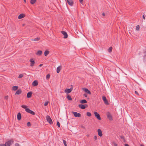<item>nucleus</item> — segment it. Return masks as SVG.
<instances>
[{"label":"nucleus","mask_w":146,"mask_h":146,"mask_svg":"<svg viewBox=\"0 0 146 146\" xmlns=\"http://www.w3.org/2000/svg\"><path fill=\"white\" fill-rule=\"evenodd\" d=\"M71 87L70 89L66 88L64 90V92L67 94H68L71 92L73 88V86L72 85H71Z\"/></svg>","instance_id":"obj_1"},{"label":"nucleus","mask_w":146,"mask_h":146,"mask_svg":"<svg viewBox=\"0 0 146 146\" xmlns=\"http://www.w3.org/2000/svg\"><path fill=\"white\" fill-rule=\"evenodd\" d=\"M46 118L47 121L51 125L53 124V122L52 121L49 116L48 115H47Z\"/></svg>","instance_id":"obj_2"},{"label":"nucleus","mask_w":146,"mask_h":146,"mask_svg":"<svg viewBox=\"0 0 146 146\" xmlns=\"http://www.w3.org/2000/svg\"><path fill=\"white\" fill-rule=\"evenodd\" d=\"M14 141L13 139H11L10 140L8 141L5 143V144L7 146H10L13 143Z\"/></svg>","instance_id":"obj_3"},{"label":"nucleus","mask_w":146,"mask_h":146,"mask_svg":"<svg viewBox=\"0 0 146 146\" xmlns=\"http://www.w3.org/2000/svg\"><path fill=\"white\" fill-rule=\"evenodd\" d=\"M78 106L80 108L82 109H84L88 107V105L86 104H85L84 105L80 104L78 105Z\"/></svg>","instance_id":"obj_4"},{"label":"nucleus","mask_w":146,"mask_h":146,"mask_svg":"<svg viewBox=\"0 0 146 146\" xmlns=\"http://www.w3.org/2000/svg\"><path fill=\"white\" fill-rule=\"evenodd\" d=\"M72 113L76 117H81V114L79 113L74 111H72Z\"/></svg>","instance_id":"obj_5"},{"label":"nucleus","mask_w":146,"mask_h":146,"mask_svg":"<svg viewBox=\"0 0 146 146\" xmlns=\"http://www.w3.org/2000/svg\"><path fill=\"white\" fill-rule=\"evenodd\" d=\"M102 98L106 104L107 105L109 104V103H108L107 99L105 96H103L102 97Z\"/></svg>","instance_id":"obj_6"},{"label":"nucleus","mask_w":146,"mask_h":146,"mask_svg":"<svg viewBox=\"0 0 146 146\" xmlns=\"http://www.w3.org/2000/svg\"><path fill=\"white\" fill-rule=\"evenodd\" d=\"M94 115L96 117V118L99 120H101V119L100 117V114L98 113L97 112L94 111Z\"/></svg>","instance_id":"obj_7"},{"label":"nucleus","mask_w":146,"mask_h":146,"mask_svg":"<svg viewBox=\"0 0 146 146\" xmlns=\"http://www.w3.org/2000/svg\"><path fill=\"white\" fill-rule=\"evenodd\" d=\"M107 117L108 119L110 121L113 120L112 117L109 112H108L107 113Z\"/></svg>","instance_id":"obj_8"},{"label":"nucleus","mask_w":146,"mask_h":146,"mask_svg":"<svg viewBox=\"0 0 146 146\" xmlns=\"http://www.w3.org/2000/svg\"><path fill=\"white\" fill-rule=\"evenodd\" d=\"M26 111L27 112L29 113L32 115H35V113L33 111L30 110L29 109H26Z\"/></svg>","instance_id":"obj_9"},{"label":"nucleus","mask_w":146,"mask_h":146,"mask_svg":"<svg viewBox=\"0 0 146 146\" xmlns=\"http://www.w3.org/2000/svg\"><path fill=\"white\" fill-rule=\"evenodd\" d=\"M66 3L70 6H72L74 3L73 0H67Z\"/></svg>","instance_id":"obj_10"},{"label":"nucleus","mask_w":146,"mask_h":146,"mask_svg":"<svg viewBox=\"0 0 146 146\" xmlns=\"http://www.w3.org/2000/svg\"><path fill=\"white\" fill-rule=\"evenodd\" d=\"M61 33L64 35V38H67L68 37V35L67 33L64 31H61Z\"/></svg>","instance_id":"obj_11"},{"label":"nucleus","mask_w":146,"mask_h":146,"mask_svg":"<svg viewBox=\"0 0 146 146\" xmlns=\"http://www.w3.org/2000/svg\"><path fill=\"white\" fill-rule=\"evenodd\" d=\"M82 90L84 91L85 92L87 93V94H91L90 91L88 89L85 88H82Z\"/></svg>","instance_id":"obj_12"},{"label":"nucleus","mask_w":146,"mask_h":146,"mask_svg":"<svg viewBox=\"0 0 146 146\" xmlns=\"http://www.w3.org/2000/svg\"><path fill=\"white\" fill-rule=\"evenodd\" d=\"M29 61L31 62L30 66H34V65L35 63V62L34 59L33 58H31V59H30Z\"/></svg>","instance_id":"obj_13"},{"label":"nucleus","mask_w":146,"mask_h":146,"mask_svg":"<svg viewBox=\"0 0 146 146\" xmlns=\"http://www.w3.org/2000/svg\"><path fill=\"white\" fill-rule=\"evenodd\" d=\"M98 135L102 137V133L101 130L100 129H98Z\"/></svg>","instance_id":"obj_14"},{"label":"nucleus","mask_w":146,"mask_h":146,"mask_svg":"<svg viewBox=\"0 0 146 146\" xmlns=\"http://www.w3.org/2000/svg\"><path fill=\"white\" fill-rule=\"evenodd\" d=\"M25 16V14L23 13H21L18 16V18L19 19H21L24 17Z\"/></svg>","instance_id":"obj_15"},{"label":"nucleus","mask_w":146,"mask_h":146,"mask_svg":"<svg viewBox=\"0 0 146 146\" xmlns=\"http://www.w3.org/2000/svg\"><path fill=\"white\" fill-rule=\"evenodd\" d=\"M21 118V113L20 112H19L18 113L17 115V119L18 120H20Z\"/></svg>","instance_id":"obj_16"},{"label":"nucleus","mask_w":146,"mask_h":146,"mask_svg":"<svg viewBox=\"0 0 146 146\" xmlns=\"http://www.w3.org/2000/svg\"><path fill=\"white\" fill-rule=\"evenodd\" d=\"M38 85V82L37 80L34 81L32 83V85L34 86H35Z\"/></svg>","instance_id":"obj_17"},{"label":"nucleus","mask_w":146,"mask_h":146,"mask_svg":"<svg viewBox=\"0 0 146 146\" xmlns=\"http://www.w3.org/2000/svg\"><path fill=\"white\" fill-rule=\"evenodd\" d=\"M32 92H28L27 94V98H30L32 96Z\"/></svg>","instance_id":"obj_18"},{"label":"nucleus","mask_w":146,"mask_h":146,"mask_svg":"<svg viewBox=\"0 0 146 146\" xmlns=\"http://www.w3.org/2000/svg\"><path fill=\"white\" fill-rule=\"evenodd\" d=\"M22 92L21 90V89H19L17 90L16 92L15 93V94L19 95Z\"/></svg>","instance_id":"obj_19"},{"label":"nucleus","mask_w":146,"mask_h":146,"mask_svg":"<svg viewBox=\"0 0 146 146\" xmlns=\"http://www.w3.org/2000/svg\"><path fill=\"white\" fill-rule=\"evenodd\" d=\"M80 103L82 104H86L87 103V101L85 99L82 100L80 101Z\"/></svg>","instance_id":"obj_20"},{"label":"nucleus","mask_w":146,"mask_h":146,"mask_svg":"<svg viewBox=\"0 0 146 146\" xmlns=\"http://www.w3.org/2000/svg\"><path fill=\"white\" fill-rule=\"evenodd\" d=\"M42 52L41 50H39L37 51V52L36 53V54L37 55L40 56L42 54Z\"/></svg>","instance_id":"obj_21"},{"label":"nucleus","mask_w":146,"mask_h":146,"mask_svg":"<svg viewBox=\"0 0 146 146\" xmlns=\"http://www.w3.org/2000/svg\"><path fill=\"white\" fill-rule=\"evenodd\" d=\"M61 66H59L57 67L56 69V72L57 73H59L61 69Z\"/></svg>","instance_id":"obj_22"},{"label":"nucleus","mask_w":146,"mask_h":146,"mask_svg":"<svg viewBox=\"0 0 146 146\" xmlns=\"http://www.w3.org/2000/svg\"><path fill=\"white\" fill-rule=\"evenodd\" d=\"M49 51L48 50H46L44 52V55L45 56H46L49 53Z\"/></svg>","instance_id":"obj_23"},{"label":"nucleus","mask_w":146,"mask_h":146,"mask_svg":"<svg viewBox=\"0 0 146 146\" xmlns=\"http://www.w3.org/2000/svg\"><path fill=\"white\" fill-rule=\"evenodd\" d=\"M18 88V86H15L13 87L12 89L13 90L15 91L17 90Z\"/></svg>","instance_id":"obj_24"},{"label":"nucleus","mask_w":146,"mask_h":146,"mask_svg":"<svg viewBox=\"0 0 146 146\" xmlns=\"http://www.w3.org/2000/svg\"><path fill=\"white\" fill-rule=\"evenodd\" d=\"M67 98L69 100H72V99L71 98V96L69 95H67Z\"/></svg>","instance_id":"obj_25"},{"label":"nucleus","mask_w":146,"mask_h":146,"mask_svg":"<svg viewBox=\"0 0 146 146\" xmlns=\"http://www.w3.org/2000/svg\"><path fill=\"white\" fill-rule=\"evenodd\" d=\"M36 0H31L30 1V3L32 4H34L36 2Z\"/></svg>","instance_id":"obj_26"},{"label":"nucleus","mask_w":146,"mask_h":146,"mask_svg":"<svg viewBox=\"0 0 146 146\" xmlns=\"http://www.w3.org/2000/svg\"><path fill=\"white\" fill-rule=\"evenodd\" d=\"M21 107L25 109V110L26 109H29L28 108H27V106L26 105H22L21 106Z\"/></svg>","instance_id":"obj_27"},{"label":"nucleus","mask_w":146,"mask_h":146,"mask_svg":"<svg viewBox=\"0 0 146 146\" xmlns=\"http://www.w3.org/2000/svg\"><path fill=\"white\" fill-rule=\"evenodd\" d=\"M112 47H110L108 49V51L109 52H111L112 51Z\"/></svg>","instance_id":"obj_28"},{"label":"nucleus","mask_w":146,"mask_h":146,"mask_svg":"<svg viewBox=\"0 0 146 146\" xmlns=\"http://www.w3.org/2000/svg\"><path fill=\"white\" fill-rule=\"evenodd\" d=\"M39 40H40V38H35V39H32V40L36 41H38Z\"/></svg>","instance_id":"obj_29"},{"label":"nucleus","mask_w":146,"mask_h":146,"mask_svg":"<svg viewBox=\"0 0 146 146\" xmlns=\"http://www.w3.org/2000/svg\"><path fill=\"white\" fill-rule=\"evenodd\" d=\"M62 140L63 141V143L65 146H67L66 144V140H65L63 139H62Z\"/></svg>","instance_id":"obj_30"},{"label":"nucleus","mask_w":146,"mask_h":146,"mask_svg":"<svg viewBox=\"0 0 146 146\" xmlns=\"http://www.w3.org/2000/svg\"><path fill=\"white\" fill-rule=\"evenodd\" d=\"M87 116L89 117H90L91 116V114L90 112H87L86 113Z\"/></svg>","instance_id":"obj_31"},{"label":"nucleus","mask_w":146,"mask_h":146,"mask_svg":"<svg viewBox=\"0 0 146 146\" xmlns=\"http://www.w3.org/2000/svg\"><path fill=\"white\" fill-rule=\"evenodd\" d=\"M23 74H20L18 76V78H22V77H23Z\"/></svg>","instance_id":"obj_32"},{"label":"nucleus","mask_w":146,"mask_h":146,"mask_svg":"<svg viewBox=\"0 0 146 146\" xmlns=\"http://www.w3.org/2000/svg\"><path fill=\"white\" fill-rule=\"evenodd\" d=\"M139 28H140V27H139V25H137L136 26V30L137 31H138L139 29Z\"/></svg>","instance_id":"obj_33"},{"label":"nucleus","mask_w":146,"mask_h":146,"mask_svg":"<svg viewBox=\"0 0 146 146\" xmlns=\"http://www.w3.org/2000/svg\"><path fill=\"white\" fill-rule=\"evenodd\" d=\"M50 74H48L46 76V79H48L50 78Z\"/></svg>","instance_id":"obj_34"},{"label":"nucleus","mask_w":146,"mask_h":146,"mask_svg":"<svg viewBox=\"0 0 146 146\" xmlns=\"http://www.w3.org/2000/svg\"><path fill=\"white\" fill-rule=\"evenodd\" d=\"M57 125L58 127L59 128L60 127V124L59 122L58 121H57Z\"/></svg>","instance_id":"obj_35"},{"label":"nucleus","mask_w":146,"mask_h":146,"mask_svg":"<svg viewBox=\"0 0 146 146\" xmlns=\"http://www.w3.org/2000/svg\"><path fill=\"white\" fill-rule=\"evenodd\" d=\"M48 101L46 102H45L44 104V106H47L48 105Z\"/></svg>","instance_id":"obj_36"},{"label":"nucleus","mask_w":146,"mask_h":146,"mask_svg":"<svg viewBox=\"0 0 146 146\" xmlns=\"http://www.w3.org/2000/svg\"><path fill=\"white\" fill-rule=\"evenodd\" d=\"M27 125L28 126V127H30V126H31V123L30 122H28L27 123Z\"/></svg>","instance_id":"obj_37"},{"label":"nucleus","mask_w":146,"mask_h":146,"mask_svg":"<svg viewBox=\"0 0 146 146\" xmlns=\"http://www.w3.org/2000/svg\"><path fill=\"white\" fill-rule=\"evenodd\" d=\"M113 145L114 146H117V144L115 143V142H113Z\"/></svg>","instance_id":"obj_38"},{"label":"nucleus","mask_w":146,"mask_h":146,"mask_svg":"<svg viewBox=\"0 0 146 146\" xmlns=\"http://www.w3.org/2000/svg\"><path fill=\"white\" fill-rule=\"evenodd\" d=\"M0 146H7V145L5 144H0Z\"/></svg>","instance_id":"obj_39"},{"label":"nucleus","mask_w":146,"mask_h":146,"mask_svg":"<svg viewBox=\"0 0 146 146\" xmlns=\"http://www.w3.org/2000/svg\"><path fill=\"white\" fill-rule=\"evenodd\" d=\"M145 56H146L145 55H144L143 56V61L144 62H145Z\"/></svg>","instance_id":"obj_40"},{"label":"nucleus","mask_w":146,"mask_h":146,"mask_svg":"<svg viewBox=\"0 0 146 146\" xmlns=\"http://www.w3.org/2000/svg\"><path fill=\"white\" fill-rule=\"evenodd\" d=\"M15 146H20V145L18 143H16L15 144Z\"/></svg>","instance_id":"obj_41"},{"label":"nucleus","mask_w":146,"mask_h":146,"mask_svg":"<svg viewBox=\"0 0 146 146\" xmlns=\"http://www.w3.org/2000/svg\"><path fill=\"white\" fill-rule=\"evenodd\" d=\"M120 137L121 139H124V138L123 136H120Z\"/></svg>","instance_id":"obj_42"},{"label":"nucleus","mask_w":146,"mask_h":146,"mask_svg":"<svg viewBox=\"0 0 146 146\" xmlns=\"http://www.w3.org/2000/svg\"><path fill=\"white\" fill-rule=\"evenodd\" d=\"M94 139H95V140H96L97 139V136L96 135H95L94 136Z\"/></svg>","instance_id":"obj_43"},{"label":"nucleus","mask_w":146,"mask_h":146,"mask_svg":"<svg viewBox=\"0 0 146 146\" xmlns=\"http://www.w3.org/2000/svg\"><path fill=\"white\" fill-rule=\"evenodd\" d=\"M135 94H137V95H139V94H138V92L137 91H135Z\"/></svg>","instance_id":"obj_44"},{"label":"nucleus","mask_w":146,"mask_h":146,"mask_svg":"<svg viewBox=\"0 0 146 146\" xmlns=\"http://www.w3.org/2000/svg\"><path fill=\"white\" fill-rule=\"evenodd\" d=\"M8 98V96H5V99L6 100H7Z\"/></svg>","instance_id":"obj_45"},{"label":"nucleus","mask_w":146,"mask_h":146,"mask_svg":"<svg viewBox=\"0 0 146 146\" xmlns=\"http://www.w3.org/2000/svg\"><path fill=\"white\" fill-rule=\"evenodd\" d=\"M79 1L81 3H82L83 2V0H79Z\"/></svg>","instance_id":"obj_46"},{"label":"nucleus","mask_w":146,"mask_h":146,"mask_svg":"<svg viewBox=\"0 0 146 146\" xmlns=\"http://www.w3.org/2000/svg\"><path fill=\"white\" fill-rule=\"evenodd\" d=\"M83 96L85 97H87V94H83Z\"/></svg>","instance_id":"obj_47"},{"label":"nucleus","mask_w":146,"mask_h":146,"mask_svg":"<svg viewBox=\"0 0 146 146\" xmlns=\"http://www.w3.org/2000/svg\"><path fill=\"white\" fill-rule=\"evenodd\" d=\"M125 146H129V145L125 143L124 144Z\"/></svg>","instance_id":"obj_48"},{"label":"nucleus","mask_w":146,"mask_h":146,"mask_svg":"<svg viewBox=\"0 0 146 146\" xmlns=\"http://www.w3.org/2000/svg\"><path fill=\"white\" fill-rule=\"evenodd\" d=\"M143 18L144 19H145V16H144V15H143Z\"/></svg>","instance_id":"obj_49"},{"label":"nucleus","mask_w":146,"mask_h":146,"mask_svg":"<svg viewBox=\"0 0 146 146\" xmlns=\"http://www.w3.org/2000/svg\"><path fill=\"white\" fill-rule=\"evenodd\" d=\"M102 15L103 16H104L105 15V14L104 13H102Z\"/></svg>","instance_id":"obj_50"},{"label":"nucleus","mask_w":146,"mask_h":146,"mask_svg":"<svg viewBox=\"0 0 146 146\" xmlns=\"http://www.w3.org/2000/svg\"><path fill=\"white\" fill-rule=\"evenodd\" d=\"M42 65H43V64H40L39 65V66L40 67H41V66Z\"/></svg>","instance_id":"obj_51"},{"label":"nucleus","mask_w":146,"mask_h":146,"mask_svg":"<svg viewBox=\"0 0 146 146\" xmlns=\"http://www.w3.org/2000/svg\"><path fill=\"white\" fill-rule=\"evenodd\" d=\"M24 1V2L26 3V0H23Z\"/></svg>","instance_id":"obj_52"},{"label":"nucleus","mask_w":146,"mask_h":146,"mask_svg":"<svg viewBox=\"0 0 146 146\" xmlns=\"http://www.w3.org/2000/svg\"><path fill=\"white\" fill-rule=\"evenodd\" d=\"M141 25H142V27H143V25L142 23V24H141Z\"/></svg>","instance_id":"obj_53"},{"label":"nucleus","mask_w":146,"mask_h":146,"mask_svg":"<svg viewBox=\"0 0 146 146\" xmlns=\"http://www.w3.org/2000/svg\"><path fill=\"white\" fill-rule=\"evenodd\" d=\"M141 146H144L143 145H141Z\"/></svg>","instance_id":"obj_54"},{"label":"nucleus","mask_w":146,"mask_h":146,"mask_svg":"<svg viewBox=\"0 0 146 146\" xmlns=\"http://www.w3.org/2000/svg\"><path fill=\"white\" fill-rule=\"evenodd\" d=\"M82 127L83 128H84V127H83V126H82Z\"/></svg>","instance_id":"obj_55"}]
</instances>
